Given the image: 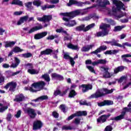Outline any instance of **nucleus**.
Returning <instances> with one entry per match:
<instances>
[{
  "mask_svg": "<svg viewBox=\"0 0 131 131\" xmlns=\"http://www.w3.org/2000/svg\"><path fill=\"white\" fill-rule=\"evenodd\" d=\"M79 88H82V93H85L89 91V90L93 89V85L91 84H83L79 86Z\"/></svg>",
  "mask_w": 131,
  "mask_h": 131,
  "instance_id": "20",
  "label": "nucleus"
},
{
  "mask_svg": "<svg viewBox=\"0 0 131 131\" xmlns=\"http://www.w3.org/2000/svg\"><path fill=\"white\" fill-rule=\"evenodd\" d=\"M79 103L82 106H91V102H86V100H80Z\"/></svg>",
  "mask_w": 131,
  "mask_h": 131,
  "instance_id": "39",
  "label": "nucleus"
},
{
  "mask_svg": "<svg viewBox=\"0 0 131 131\" xmlns=\"http://www.w3.org/2000/svg\"><path fill=\"white\" fill-rule=\"evenodd\" d=\"M6 73V75H8V76H12V72L11 71H7Z\"/></svg>",
  "mask_w": 131,
  "mask_h": 131,
  "instance_id": "63",
  "label": "nucleus"
},
{
  "mask_svg": "<svg viewBox=\"0 0 131 131\" xmlns=\"http://www.w3.org/2000/svg\"><path fill=\"white\" fill-rule=\"evenodd\" d=\"M95 23L91 24L85 27V25L81 24L80 26H77L75 29L76 31H78L80 32L83 31V32H86L90 30V29H92V28H94L95 27Z\"/></svg>",
  "mask_w": 131,
  "mask_h": 131,
  "instance_id": "5",
  "label": "nucleus"
},
{
  "mask_svg": "<svg viewBox=\"0 0 131 131\" xmlns=\"http://www.w3.org/2000/svg\"><path fill=\"white\" fill-rule=\"evenodd\" d=\"M70 62L71 63V66H74V64H75V61H74V59H73L72 57H71L70 59Z\"/></svg>",
  "mask_w": 131,
  "mask_h": 131,
  "instance_id": "56",
  "label": "nucleus"
},
{
  "mask_svg": "<svg viewBox=\"0 0 131 131\" xmlns=\"http://www.w3.org/2000/svg\"><path fill=\"white\" fill-rule=\"evenodd\" d=\"M43 28V27H42V25L41 24H39V26H36L33 28H32L28 32L29 34L31 33H33V32H34L35 31H37V30H40V29H42Z\"/></svg>",
  "mask_w": 131,
  "mask_h": 131,
  "instance_id": "22",
  "label": "nucleus"
},
{
  "mask_svg": "<svg viewBox=\"0 0 131 131\" xmlns=\"http://www.w3.org/2000/svg\"><path fill=\"white\" fill-rule=\"evenodd\" d=\"M41 78H42V79H45V81H47V82H50V81H51L50 75L47 73L44 74L43 75H42Z\"/></svg>",
  "mask_w": 131,
  "mask_h": 131,
  "instance_id": "31",
  "label": "nucleus"
},
{
  "mask_svg": "<svg viewBox=\"0 0 131 131\" xmlns=\"http://www.w3.org/2000/svg\"><path fill=\"white\" fill-rule=\"evenodd\" d=\"M53 19L52 15H43L42 17H37V21H39L40 22H48L50 23V21Z\"/></svg>",
  "mask_w": 131,
  "mask_h": 131,
  "instance_id": "14",
  "label": "nucleus"
},
{
  "mask_svg": "<svg viewBox=\"0 0 131 131\" xmlns=\"http://www.w3.org/2000/svg\"><path fill=\"white\" fill-rule=\"evenodd\" d=\"M118 40H115V39H112V41H104V43H107V45H111V46H115V47H116V46H118V45H117V42H118Z\"/></svg>",
  "mask_w": 131,
  "mask_h": 131,
  "instance_id": "26",
  "label": "nucleus"
},
{
  "mask_svg": "<svg viewBox=\"0 0 131 131\" xmlns=\"http://www.w3.org/2000/svg\"><path fill=\"white\" fill-rule=\"evenodd\" d=\"M11 4L23 7V2H22V1H20V0H13L11 3Z\"/></svg>",
  "mask_w": 131,
  "mask_h": 131,
  "instance_id": "29",
  "label": "nucleus"
},
{
  "mask_svg": "<svg viewBox=\"0 0 131 131\" xmlns=\"http://www.w3.org/2000/svg\"><path fill=\"white\" fill-rule=\"evenodd\" d=\"M107 63V60L106 59H99L98 60V64H102L103 65H105Z\"/></svg>",
  "mask_w": 131,
  "mask_h": 131,
  "instance_id": "49",
  "label": "nucleus"
},
{
  "mask_svg": "<svg viewBox=\"0 0 131 131\" xmlns=\"http://www.w3.org/2000/svg\"><path fill=\"white\" fill-rule=\"evenodd\" d=\"M41 10L42 11H46L47 9H53V8H55V5H45L44 6H41Z\"/></svg>",
  "mask_w": 131,
  "mask_h": 131,
  "instance_id": "35",
  "label": "nucleus"
},
{
  "mask_svg": "<svg viewBox=\"0 0 131 131\" xmlns=\"http://www.w3.org/2000/svg\"><path fill=\"white\" fill-rule=\"evenodd\" d=\"M6 119L8 121H11V119H12V114H11L10 113L8 114Z\"/></svg>",
  "mask_w": 131,
  "mask_h": 131,
  "instance_id": "54",
  "label": "nucleus"
},
{
  "mask_svg": "<svg viewBox=\"0 0 131 131\" xmlns=\"http://www.w3.org/2000/svg\"><path fill=\"white\" fill-rule=\"evenodd\" d=\"M73 5L77 6V7H82L83 5H91L90 1H85V2H79L76 0H69V3L67 4L68 7H70Z\"/></svg>",
  "mask_w": 131,
  "mask_h": 131,
  "instance_id": "6",
  "label": "nucleus"
},
{
  "mask_svg": "<svg viewBox=\"0 0 131 131\" xmlns=\"http://www.w3.org/2000/svg\"><path fill=\"white\" fill-rule=\"evenodd\" d=\"M17 86V83L11 81L10 82H8L7 84L4 86V89L6 90H8L9 89V91L10 92H15V90H16V88Z\"/></svg>",
  "mask_w": 131,
  "mask_h": 131,
  "instance_id": "10",
  "label": "nucleus"
},
{
  "mask_svg": "<svg viewBox=\"0 0 131 131\" xmlns=\"http://www.w3.org/2000/svg\"><path fill=\"white\" fill-rule=\"evenodd\" d=\"M69 90V88L66 89L65 91L62 92H61L60 90H56L54 92V96H55V97H57V96H60V97H63V96H65L66 94H67Z\"/></svg>",
  "mask_w": 131,
  "mask_h": 131,
  "instance_id": "17",
  "label": "nucleus"
},
{
  "mask_svg": "<svg viewBox=\"0 0 131 131\" xmlns=\"http://www.w3.org/2000/svg\"><path fill=\"white\" fill-rule=\"evenodd\" d=\"M107 5H110V2L108 0H104V1H101L99 3V6L101 8H105Z\"/></svg>",
  "mask_w": 131,
  "mask_h": 131,
  "instance_id": "27",
  "label": "nucleus"
},
{
  "mask_svg": "<svg viewBox=\"0 0 131 131\" xmlns=\"http://www.w3.org/2000/svg\"><path fill=\"white\" fill-rule=\"evenodd\" d=\"M113 5H115L116 8H117L118 11L119 12L121 10L125 11L126 9L124 8L125 6L122 2L118 0H113Z\"/></svg>",
  "mask_w": 131,
  "mask_h": 131,
  "instance_id": "8",
  "label": "nucleus"
},
{
  "mask_svg": "<svg viewBox=\"0 0 131 131\" xmlns=\"http://www.w3.org/2000/svg\"><path fill=\"white\" fill-rule=\"evenodd\" d=\"M52 115L54 118H59V113L56 111L53 112Z\"/></svg>",
  "mask_w": 131,
  "mask_h": 131,
  "instance_id": "48",
  "label": "nucleus"
},
{
  "mask_svg": "<svg viewBox=\"0 0 131 131\" xmlns=\"http://www.w3.org/2000/svg\"><path fill=\"white\" fill-rule=\"evenodd\" d=\"M80 14V10H76L71 12H61L60 13V16H63V17H62V20H63V21L68 22L64 24L65 26L68 27H73V26H75L77 23L75 20H71V19H73V18L76 17V16H78ZM65 17H69V18Z\"/></svg>",
  "mask_w": 131,
  "mask_h": 131,
  "instance_id": "1",
  "label": "nucleus"
},
{
  "mask_svg": "<svg viewBox=\"0 0 131 131\" xmlns=\"http://www.w3.org/2000/svg\"><path fill=\"white\" fill-rule=\"evenodd\" d=\"M73 128L71 126L63 125L62 127V130H72Z\"/></svg>",
  "mask_w": 131,
  "mask_h": 131,
  "instance_id": "42",
  "label": "nucleus"
},
{
  "mask_svg": "<svg viewBox=\"0 0 131 131\" xmlns=\"http://www.w3.org/2000/svg\"><path fill=\"white\" fill-rule=\"evenodd\" d=\"M25 99V96L22 94H18L15 96V99H13L14 102H22Z\"/></svg>",
  "mask_w": 131,
  "mask_h": 131,
  "instance_id": "23",
  "label": "nucleus"
},
{
  "mask_svg": "<svg viewBox=\"0 0 131 131\" xmlns=\"http://www.w3.org/2000/svg\"><path fill=\"white\" fill-rule=\"evenodd\" d=\"M88 69H89V71L92 72V73H96V71L94 69V68L92 66H88L87 67Z\"/></svg>",
  "mask_w": 131,
  "mask_h": 131,
  "instance_id": "52",
  "label": "nucleus"
},
{
  "mask_svg": "<svg viewBox=\"0 0 131 131\" xmlns=\"http://www.w3.org/2000/svg\"><path fill=\"white\" fill-rule=\"evenodd\" d=\"M13 51L14 53H21L24 51L23 49H21L19 47H16L14 48Z\"/></svg>",
  "mask_w": 131,
  "mask_h": 131,
  "instance_id": "44",
  "label": "nucleus"
},
{
  "mask_svg": "<svg viewBox=\"0 0 131 131\" xmlns=\"http://www.w3.org/2000/svg\"><path fill=\"white\" fill-rule=\"evenodd\" d=\"M80 120L81 119L79 118H77L75 119L74 122L75 124H79V123H80Z\"/></svg>",
  "mask_w": 131,
  "mask_h": 131,
  "instance_id": "58",
  "label": "nucleus"
},
{
  "mask_svg": "<svg viewBox=\"0 0 131 131\" xmlns=\"http://www.w3.org/2000/svg\"><path fill=\"white\" fill-rule=\"evenodd\" d=\"M22 55L24 58H30V57H32V54H31V53H27L26 54H23Z\"/></svg>",
  "mask_w": 131,
  "mask_h": 131,
  "instance_id": "47",
  "label": "nucleus"
},
{
  "mask_svg": "<svg viewBox=\"0 0 131 131\" xmlns=\"http://www.w3.org/2000/svg\"><path fill=\"white\" fill-rule=\"evenodd\" d=\"M110 27H111V26L108 24H103L102 26H100V29L103 30V32L102 31L98 32L97 33V37L108 35L109 33V30H108L107 28H110Z\"/></svg>",
  "mask_w": 131,
  "mask_h": 131,
  "instance_id": "4",
  "label": "nucleus"
},
{
  "mask_svg": "<svg viewBox=\"0 0 131 131\" xmlns=\"http://www.w3.org/2000/svg\"><path fill=\"white\" fill-rule=\"evenodd\" d=\"M33 19L34 18L32 17L29 18L28 15L23 16L19 18V20L17 21V25H21V24H23L24 22H27V20L28 22H31V21H32Z\"/></svg>",
  "mask_w": 131,
  "mask_h": 131,
  "instance_id": "12",
  "label": "nucleus"
},
{
  "mask_svg": "<svg viewBox=\"0 0 131 131\" xmlns=\"http://www.w3.org/2000/svg\"><path fill=\"white\" fill-rule=\"evenodd\" d=\"M46 86V82L41 81L37 82H34L31 84V87H25V91H30L31 93H37L41 91Z\"/></svg>",
  "mask_w": 131,
  "mask_h": 131,
  "instance_id": "2",
  "label": "nucleus"
},
{
  "mask_svg": "<svg viewBox=\"0 0 131 131\" xmlns=\"http://www.w3.org/2000/svg\"><path fill=\"white\" fill-rule=\"evenodd\" d=\"M98 107H104V106H111L113 105V101L110 100H104L102 102H97Z\"/></svg>",
  "mask_w": 131,
  "mask_h": 131,
  "instance_id": "13",
  "label": "nucleus"
},
{
  "mask_svg": "<svg viewBox=\"0 0 131 131\" xmlns=\"http://www.w3.org/2000/svg\"><path fill=\"white\" fill-rule=\"evenodd\" d=\"M120 21L121 23H127V22H128V18L121 19L120 20Z\"/></svg>",
  "mask_w": 131,
  "mask_h": 131,
  "instance_id": "61",
  "label": "nucleus"
},
{
  "mask_svg": "<svg viewBox=\"0 0 131 131\" xmlns=\"http://www.w3.org/2000/svg\"><path fill=\"white\" fill-rule=\"evenodd\" d=\"M77 95L74 90H71L69 94V98H74Z\"/></svg>",
  "mask_w": 131,
  "mask_h": 131,
  "instance_id": "37",
  "label": "nucleus"
},
{
  "mask_svg": "<svg viewBox=\"0 0 131 131\" xmlns=\"http://www.w3.org/2000/svg\"><path fill=\"white\" fill-rule=\"evenodd\" d=\"M111 116V114H108V115H102L97 119V122L98 123H104L107 121V119L109 118V117Z\"/></svg>",
  "mask_w": 131,
  "mask_h": 131,
  "instance_id": "15",
  "label": "nucleus"
},
{
  "mask_svg": "<svg viewBox=\"0 0 131 131\" xmlns=\"http://www.w3.org/2000/svg\"><path fill=\"white\" fill-rule=\"evenodd\" d=\"M104 77L106 78H111V75L110 72L105 73V74L104 75Z\"/></svg>",
  "mask_w": 131,
  "mask_h": 131,
  "instance_id": "60",
  "label": "nucleus"
},
{
  "mask_svg": "<svg viewBox=\"0 0 131 131\" xmlns=\"http://www.w3.org/2000/svg\"><path fill=\"white\" fill-rule=\"evenodd\" d=\"M23 14V12L22 11H15L14 12L13 15L15 16H20V15H22Z\"/></svg>",
  "mask_w": 131,
  "mask_h": 131,
  "instance_id": "53",
  "label": "nucleus"
},
{
  "mask_svg": "<svg viewBox=\"0 0 131 131\" xmlns=\"http://www.w3.org/2000/svg\"><path fill=\"white\" fill-rule=\"evenodd\" d=\"M59 108L63 113L67 112V111H66V105L65 104H61Z\"/></svg>",
  "mask_w": 131,
  "mask_h": 131,
  "instance_id": "43",
  "label": "nucleus"
},
{
  "mask_svg": "<svg viewBox=\"0 0 131 131\" xmlns=\"http://www.w3.org/2000/svg\"><path fill=\"white\" fill-rule=\"evenodd\" d=\"M124 79H125V76H122L119 79L118 82L119 83H121V82H122Z\"/></svg>",
  "mask_w": 131,
  "mask_h": 131,
  "instance_id": "57",
  "label": "nucleus"
},
{
  "mask_svg": "<svg viewBox=\"0 0 131 131\" xmlns=\"http://www.w3.org/2000/svg\"><path fill=\"white\" fill-rule=\"evenodd\" d=\"M71 58V56H69V54H68L67 53H65L63 55V59H65V60H70Z\"/></svg>",
  "mask_w": 131,
  "mask_h": 131,
  "instance_id": "51",
  "label": "nucleus"
},
{
  "mask_svg": "<svg viewBox=\"0 0 131 131\" xmlns=\"http://www.w3.org/2000/svg\"><path fill=\"white\" fill-rule=\"evenodd\" d=\"M33 6H36V7H40L41 6V2L39 0H35L33 2Z\"/></svg>",
  "mask_w": 131,
  "mask_h": 131,
  "instance_id": "41",
  "label": "nucleus"
},
{
  "mask_svg": "<svg viewBox=\"0 0 131 131\" xmlns=\"http://www.w3.org/2000/svg\"><path fill=\"white\" fill-rule=\"evenodd\" d=\"M0 112L3 113L4 112V111H6V110H7L8 108L9 107L8 106H4V104L0 103Z\"/></svg>",
  "mask_w": 131,
  "mask_h": 131,
  "instance_id": "40",
  "label": "nucleus"
},
{
  "mask_svg": "<svg viewBox=\"0 0 131 131\" xmlns=\"http://www.w3.org/2000/svg\"><path fill=\"white\" fill-rule=\"evenodd\" d=\"M74 114L75 117H79L80 116H86V115H88V113L86 111H78Z\"/></svg>",
  "mask_w": 131,
  "mask_h": 131,
  "instance_id": "24",
  "label": "nucleus"
},
{
  "mask_svg": "<svg viewBox=\"0 0 131 131\" xmlns=\"http://www.w3.org/2000/svg\"><path fill=\"white\" fill-rule=\"evenodd\" d=\"M105 20L107 21V23H109L111 25H112L113 26L115 25V21L112 19L105 18Z\"/></svg>",
  "mask_w": 131,
  "mask_h": 131,
  "instance_id": "45",
  "label": "nucleus"
},
{
  "mask_svg": "<svg viewBox=\"0 0 131 131\" xmlns=\"http://www.w3.org/2000/svg\"><path fill=\"white\" fill-rule=\"evenodd\" d=\"M94 16L91 15L90 16H87L84 18V21H89V20H91L92 18H93Z\"/></svg>",
  "mask_w": 131,
  "mask_h": 131,
  "instance_id": "62",
  "label": "nucleus"
},
{
  "mask_svg": "<svg viewBox=\"0 0 131 131\" xmlns=\"http://www.w3.org/2000/svg\"><path fill=\"white\" fill-rule=\"evenodd\" d=\"M103 92H101L100 90H97L95 93L91 95L89 98L90 99H98V98H101V97H104L106 96V95H109L110 94H112L113 93V91H114V89H112L111 90H108L107 88H103L102 89Z\"/></svg>",
  "mask_w": 131,
  "mask_h": 131,
  "instance_id": "3",
  "label": "nucleus"
},
{
  "mask_svg": "<svg viewBox=\"0 0 131 131\" xmlns=\"http://www.w3.org/2000/svg\"><path fill=\"white\" fill-rule=\"evenodd\" d=\"M106 50H107V46L103 45L97 48L95 51L91 52V54L92 55H93V54L98 55V53H101L102 51H106Z\"/></svg>",
  "mask_w": 131,
  "mask_h": 131,
  "instance_id": "19",
  "label": "nucleus"
},
{
  "mask_svg": "<svg viewBox=\"0 0 131 131\" xmlns=\"http://www.w3.org/2000/svg\"><path fill=\"white\" fill-rule=\"evenodd\" d=\"M124 27H125V26H116L114 28V31L115 32H117V31H121V30H122V29H123V28H124Z\"/></svg>",
  "mask_w": 131,
  "mask_h": 131,
  "instance_id": "38",
  "label": "nucleus"
},
{
  "mask_svg": "<svg viewBox=\"0 0 131 131\" xmlns=\"http://www.w3.org/2000/svg\"><path fill=\"white\" fill-rule=\"evenodd\" d=\"M48 99H49V97H48V96L42 95L36 99L32 100V102H37V101H39V100L43 101V100H48Z\"/></svg>",
  "mask_w": 131,
  "mask_h": 131,
  "instance_id": "28",
  "label": "nucleus"
},
{
  "mask_svg": "<svg viewBox=\"0 0 131 131\" xmlns=\"http://www.w3.org/2000/svg\"><path fill=\"white\" fill-rule=\"evenodd\" d=\"M118 53V50H107L105 51L104 54L105 55H115V54H117Z\"/></svg>",
  "mask_w": 131,
  "mask_h": 131,
  "instance_id": "33",
  "label": "nucleus"
},
{
  "mask_svg": "<svg viewBox=\"0 0 131 131\" xmlns=\"http://www.w3.org/2000/svg\"><path fill=\"white\" fill-rule=\"evenodd\" d=\"M48 35V32H42L41 33H38L36 34H35L34 38V39H41V38H43L45 36H47Z\"/></svg>",
  "mask_w": 131,
  "mask_h": 131,
  "instance_id": "18",
  "label": "nucleus"
},
{
  "mask_svg": "<svg viewBox=\"0 0 131 131\" xmlns=\"http://www.w3.org/2000/svg\"><path fill=\"white\" fill-rule=\"evenodd\" d=\"M113 129V128L112 127V126L109 125L106 126L104 129V131H112Z\"/></svg>",
  "mask_w": 131,
  "mask_h": 131,
  "instance_id": "50",
  "label": "nucleus"
},
{
  "mask_svg": "<svg viewBox=\"0 0 131 131\" xmlns=\"http://www.w3.org/2000/svg\"><path fill=\"white\" fill-rule=\"evenodd\" d=\"M124 70V67L123 66H119L117 68H116L114 69V73L115 74H117L119 72H122Z\"/></svg>",
  "mask_w": 131,
  "mask_h": 131,
  "instance_id": "25",
  "label": "nucleus"
},
{
  "mask_svg": "<svg viewBox=\"0 0 131 131\" xmlns=\"http://www.w3.org/2000/svg\"><path fill=\"white\" fill-rule=\"evenodd\" d=\"M43 126V124L41 121L37 120L33 123V130H38V129H41V127Z\"/></svg>",
  "mask_w": 131,
  "mask_h": 131,
  "instance_id": "11",
  "label": "nucleus"
},
{
  "mask_svg": "<svg viewBox=\"0 0 131 131\" xmlns=\"http://www.w3.org/2000/svg\"><path fill=\"white\" fill-rule=\"evenodd\" d=\"M51 75L52 79H57V80H64V77L60 74L54 73H52Z\"/></svg>",
  "mask_w": 131,
  "mask_h": 131,
  "instance_id": "21",
  "label": "nucleus"
},
{
  "mask_svg": "<svg viewBox=\"0 0 131 131\" xmlns=\"http://www.w3.org/2000/svg\"><path fill=\"white\" fill-rule=\"evenodd\" d=\"M131 57V55L130 54H124L121 56V58H128V57Z\"/></svg>",
  "mask_w": 131,
  "mask_h": 131,
  "instance_id": "64",
  "label": "nucleus"
},
{
  "mask_svg": "<svg viewBox=\"0 0 131 131\" xmlns=\"http://www.w3.org/2000/svg\"><path fill=\"white\" fill-rule=\"evenodd\" d=\"M74 117H75V115H74V114H73L72 115L70 116L69 117H68L67 120H68L69 121V120H71L73 119Z\"/></svg>",
  "mask_w": 131,
  "mask_h": 131,
  "instance_id": "59",
  "label": "nucleus"
},
{
  "mask_svg": "<svg viewBox=\"0 0 131 131\" xmlns=\"http://www.w3.org/2000/svg\"><path fill=\"white\" fill-rule=\"evenodd\" d=\"M27 72L32 75H34L35 74H38L39 72L34 69H29L28 70Z\"/></svg>",
  "mask_w": 131,
  "mask_h": 131,
  "instance_id": "30",
  "label": "nucleus"
},
{
  "mask_svg": "<svg viewBox=\"0 0 131 131\" xmlns=\"http://www.w3.org/2000/svg\"><path fill=\"white\" fill-rule=\"evenodd\" d=\"M15 116L16 118H19L20 116H21V110H18Z\"/></svg>",
  "mask_w": 131,
  "mask_h": 131,
  "instance_id": "55",
  "label": "nucleus"
},
{
  "mask_svg": "<svg viewBox=\"0 0 131 131\" xmlns=\"http://www.w3.org/2000/svg\"><path fill=\"white\" fill-rule=\"evenodd\" d=\"M126 112H129L128 108L127 107H124L123 108V111H122L121 113V115L115 117V118H111V120H116V121H118L119 120H121L122 119H124V116H125Z\"/></svg>",
  "mask_w": 131,
  "mask_h": 131,
  "instance_id": "7",
  "label": "nucleus"
},
{
  "mask_svg": "<svg viewBox=\"0 0 131 131\" xmlns=\"http://www.w3.org/2000/svg\"><path fill=\"white\" fill-rule=\"evenodd\" d=\"M68 49H71V50H79L78 46L77 45H74L71 43H69L68 45Z\"/></svg>",
  "mask_w": 131,
  "mask_h": 131,
  "instance_id": "34",
  "label": "nucleus"
},
{
  "mask_svg": "<svg viewBox=\"0 0 131 131\" xmlns=\"http://www.w3.org/2000/svg\"><path fill=\"white\" fill-rule=\"evenodd\" d=\"M25 6L27 9H31V7H32V2H27L25 4Z\"/></svg>",
  "mask_w": 131,
  "mask_h": 131,
  "instance_id": "46",
  "label": "nucleus"
},
{
  "mask_svg": "<svg viewBox=\"0 0 131 131\" xmlns=\"http://www.w3.org/2000/svg\"><path fill=\"white\" fill-rule=\"evenodd\" d=\"M27 113L29 115L30 118L32 119H34L36 117V113H35V110L34 109L31 108L30 107L28 108L26 110Z\"/></svg>",
  "mask_w": 131,
  "mask_h": 131,
  "instance_id": "16",
  "label": "nucleus"
},
{
  "mask_svg": "<svg viewBox=\"0 0 131 131\" xmlns=\"http://www.w3.org/2000/svg\"><path fill=\"white\" fill-rule=\"evenodd\" d=\"M117 45H116V47H119V48H123V49H125V46H127V47H131V44L128 43V42H126L125 43H123L122 45L117 42Z\"/></svg>",
  "mask_w": 131,
  "mask_h": 131,
  "instance_id": "32",
  "label": "nucleus"
},
{
  "mask_svg": "<svg viewBox=\"0 0 131 131\" xmlns=\"http://www.w3.org/2000/svg\"><path fill=\"white\" fill-rule=\"evenodd\" d=\"M16 42L15 41L6 42L5 45V48H12L14 47Z\"/></svg>",
  "mask_w": 131,
  "mask_h": 131,
  "instance_id": "36",
  "label": "nucleus"
},
{
  "mask_svg": "<svg viewBox=\"0 0 131 131\" xmlns=\"http://www.w3.org/2000/svg\"><path fill=\"white\" fill-rule=\"evenodd\" d=\"M59 53V51L57 50H53L51 49H46L45 50L42 51L40 52L39 57H41L43 55H51L52 54L53 55H57Z\"/></svg>",
  "mask_w": 131,
  "mask_h": 131,
  "instance_id": "9",
  "label": "nucleus"
}]
</instances>
